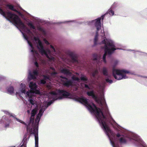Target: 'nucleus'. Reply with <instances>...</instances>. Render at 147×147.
<instances>
[{
  "instance_id": "obj_1",
  "label": "nucleus",
  "mask_w": 147,
  "mask_h": 147,
  "mask_svg": "<svg viewBox=\"0 0 147 147\" xmlns=\"http://www.w3.org/2000/svg\"><path fill=\"white\" fill-rule=\"evenodd\" d=\"M100 96L98 98L94 94H92V98L96 101L105 107V115H104L102 110L96 107L92 102V114L95 116L100 125L108 136L113 147H119L117 142L113 140L115 135L119 138L121 144H125L135 141L138 146L140 145L142 147H147L146 143L137 134L132 132L125 133L126 130L118 125L112 118L106 103L104 94H100Z\"/></svg>"
},
{
  "instance_id": "obj_2",
  "label": "nucleus",
  "mask_w": 147,
  "mask_h": 147,
  "mask_svg": "<svg viewBox=\"0 0 147 147\" xmlns=\"http://www.w3.org/2000/svg\"><path fill=\"white\" fill-rule=\"evenodd\" d=\"M29 87L30 90L26 91L25 84L21 83L20 84V88L16 90V95L20 96L21 99L23 101L24 98L23 96L24 95L25 96V97L28 99L31 107L33 109L31 113V117L29 123L26 124L22 121L15 117V115L7 111H3L5 113L14 118L18 121L26 125L27 131L31 134H32L38 133V123L46 109L55 100L58 99H61L67 97L69 96L70 94L66 91L60 90H56L49 93L48 95V98L52 99V100L51 101L48 102H45L43 104L36 116L35 123H34V117L39 107L41 106L40 103L38 102L34 94H38L40 92L37 89V86L36 84L33 82H30Z\"/></svg>"
},
{
  "instance_id": "obj_3",
  "label": "nucleus",
  "mask_w": 147,
  "mask_h": 147,
  "mask_svg": "<svg viewBox=\"0 0 147 147\" xmlns=\"http://www.w3.org/2000/svg\"><path fill=\"white\" fill-rule=\"evenodd\" d=\"M104 17L102 16L95 20L89 21L88 23L89 25H94L96 30L94 40V45H104L102 48L104 49L105 53L103 56L102 60L104 63H106L107 61L105 58L107 54H111L117 49L115 47V43L112 40L106 38L103 28L101 27L100 20L103 19Z\"/></svg>"
},
{
  "instance_id": "obj_4",
  "label": "nucleus",
  "mask_w": 147,
  "mask_h": 147,
  "mask_svg": "<svg viewBox=\"0 0 147 147\" xmlns=\"http://www.w3.org/2000/svg\"><path fill=\"white\" fill-rule=\"evenodd\" d=\"M113 74L114 78L117 80H121L128 78L127 75L132 74L133 73L125 69H113Z\"/></svg>"
},
{
  "instance_id": "obj_5",
  "label": "nucleus",
  "mask_w": 147,
  "mask_h": 147,
  "mask_svg": "<svg viewBox=\"0 0 147 147\" xmlns=\"http://www.w3.org/2000/svg\"><path fill=\"white\" fill-rule=\"evenodd\" d=\"M72 81L70 80H68V79L62 76L60 77V79L61 82L65 86L67 87L72 86L74 85H76V83L80 82V80L79 78L76 77L74 76H73L71 77Z\"/></svg>"
},
{
  "instance_id": "obj_6",
  "label": "nucleus",
  "mask_w": 147,
  "mask_h": 147,
  "mask_svg": "<svg viewBox=\"0 0 147 147\" xmlns=\"http://www.w3.org/2000/svg\"><path fill=\"white\" fill-rule=\"evenodd\" d=\"M11 120L9 118H8L6 116H4L0 121V123L2 124L5 123V127L8 128L9 125V123L11 122Z\"/></svg>"
},
{
  "instance_id": "obj_7",
  "label": "nucleus",
  "mask_w": 147,
  "mask_h": 147,
  "mask_svg": "<svg viewBox=\"0 0 147 147\" xmlns=\"http://www.w3.org/2000/svg\"><path fill=\"white\" fill-rule=\"evenodd\" d=\"M38 71L37 70H34L32 73H29L28 78L30 80L35 79L36 78V76L38 75Z\"/></svg>"
},
{
  "instance_id": "obj_8",
  "label": "nucleus",
  "mask_w": 147,
  "mask_h": 147,
  "mask_svg": "<svg viewBox=\"0 0 147 147\" xmlns=\"http://www.w3.org/2000/svg\"><path fill=\"white\" fill-rule=\"evenodd\" d=\"M3 3V0H0V6L3 5L4 4ZM0 14H15L10 11H8L6 13H5L1 8H0Z\"/></svg>"
},
{
  "instance_id": "obj_9",
  "label": "nucleus",
  "mask_w": 147,
  "mask_h": 147,
  "mask_svg": "<svg viewBox=\"0 0 147 147\" xmlns=\"http://www.w3.org/2000/svg\"><path fill=\"white\" fill-rule=\"evenodd\" d=\"M60 71L61 73L65 74L67 76L71 75V74L70 73L69 71L65 68H61V69Z\"/></svg>"
},
{
  "instance_id": "obj_10",
  "label": "nucleus",
  "mask_w": 147,
  "mask_h": 147,
  "mask_svg": "<svg viewBox=\"0 0 147 147\" xmlns=\"http://www.w3.org/2000/svg\"><path fill=\"white\" fill-rule=\"evenodd\" d=\"M7 8L12 11H16L18 14L20 16H22V14L20 12L18 11L16 9L14 8L13 6L11 4H8L6 5Z\"/></svg>"
},
{
  "instance_id": "obj_11",
  "label": "nucleus",
  "mask_w": 147,
  "mask_h": 147,
  "mask_svg": "<svg viewBox=\"0 0 147 147\" xmlns=\"http://www.w3.org/2000/svg\"><path fill=\"white\" fill-rule=\"evenodd\" d=\"M34 134L35 141V147H38V133L33 134Z\"/></svg>"
},
{
  "instance_id": "obj_12",
  "label": "nucleus",
  "mask_w": 147,
  "mask_h": 147,
  "mask_svg": "<svg viewBox=\"0 0 147 147\" xmlns=\"http://www.w3.org/2000/svg\"><path fill=\"white\" fill-rule=\"evenodd\" d=\"M129 51H131V52L135 53V54H140V55H143L144 56H146L147 55V54L143 52H140L139 51H135L134 50H129Z\"/></svg>"
},
{
  "instance_id": "obj_13",
  "label": "nucleus",
  "mask_w": 147,
  "mask_h": 147,
  "mask_svg": "<svg viewBox=\"0 0 147 147\" xmlns=\"http://www.w3.org/2000/svg\"><path fill=\"white\" fill-rule=\"evenodd\" d=\"M7 90L8 93L11 94H12L14 93L13 87L12 86L8 87L7 88Z\"/></svg>"
},
{
  "instance_id": "obj_14",
  "label": "nucleus",
  "mask_w": 147,
  "mask_h": 147,
  "mask_svg": "<svg viewBox=\"0 0 147 147\" xmlns=\"http://www.w3.org/2000/svg\"><path fill=\"white\" fill-rule=\"evenodd\" d=\"M48 72L52 76H54L56 74V73L55 72L54 68L52 67L50 68L49 71Z\"/></svg>"
},
{
  "instance_id": "obj_15",
  "label": "nucleus",
  "mask_w": 147,
  "mask_h": 147,
  "mask_svg": "<svg viewBox=\"0 0 147 147\" xmlns=\"http://www.w3.org/2000/svg\"><path fill=\"white\" fill-rule=\"evenodd\" d=\"M27 25L30 28L35 30L36 29L35 26L33 25L32 22L31 21H29L27 23Z\"/></svg>"
},
{
  "instance_id": "obj_16",
  "label": "nucleus",
  "mask_w": 147,
  "mask_h": 147,
  "mask_svg": "<svg viewBox=\"0 0 147 147\" xmlns=\"http://www.w3.org/2000/svg\"><path fill=\"white\" fill-rule=\"evenodd\" d=\"M102 72L103 75L105 76L108 75V72L107 69L105 67H103L102 69Z\"/></svg>"
},
{
  "instance_id": "obj_17",
  "label": "nucleus",
  "mask_w": 147,
  "mask_h": 147,
  "mask_svg": "<svg viewBox=\"0 0 147 147\" xmlns=\"http://www.w3.org/2000/svg\"><path fill=\"white\" fill-rule=\"evenodd\" d=\"M44 80H42L40 81V83L41 84H45L46 83V81H45V80H46L47 79H49V77L48 76H44Z\"/></svg>"
},
{
  "instance_id": "obj_18",
  "label": "nucleus",
  "mask_w": 147,
  "mask_h": 147,
  "mask_svg": "<svg viewBox=\"0 0 147 147\" xmlns=\"http://www.w3.org/2000/svg\"><path fill=\"white\" fill-rule=\"evenodd\" d=\"M107 13H109V15L111 16H113L114 15V11L111 9H109L107 12Z\"/></svg>"
},
{
  "instance_id": "obj_19",
  "label": "nucleus",
  "mask_w": 147,
  "mask_h": 147,
  "mask_svg": "<svg viewBox=\"0 0 147 147\" xmlns=\"http://www.w3.org/2000/svg\"><path fill=\"white\" fill-rule=\"evenodd\" d=\"M80 78L81 80L84 81H87L88 80L86 77L83 75H82Z\"/></svg>"
},
{
  "instance_id": "obj_20",
  "label": "nucleus",
  "mask_w": 147,
  "mask_h": 147,
  "mask_svg": "<svg viewBox=\"0 0 147 147\" xmlns=\"http://www.w3.org/2000/svg\"><path fill=\"white\" fill-rule=\"evenodd\" d=\"M98 73V71L97 70L94 71L92 73V76L94 77Z\"/></svg>"
},
{
  "instance_id": "obj_21",
  "label": "nucleus",
  "mask_w": 147,
  "mask_h": 147,
  "mask_svg": "<svg viewBox=\"0 0 147 147\" xmlns=\"http://www.w3.org/2000/svg\"><path fill=\"white\" fill-rule=\"evenodd\" d=\"M98 59V56L97 54H94L93 55V59L94 60H97Z\"/></svg>"
},
{
  "instance_id": "obj_22",
  "label": "nucleus",
  "mask_w": 147,
  "mask_h": 147,
  "mask_svg": "<svg viewBox=\"0 0 147 147\" xmlns=\"http://www.w3.org/2000/svg\"><path fill=\"white\" fill-rule=\"evenodd\" d=\"M119 62V61L118 60H116L114 62V65H113V67H115V66L117 65Z\"/></svg>"
},
{
  "instance_id": "obj_23",
  "label": "nucleus",
  "mask_w": 147,
  "mask_h": 147,
  "mask_svg": "<svg viewBox=\"0 0 147 147\" xmlns=\"http://www.w3.org/2000/svg\"><path fill=\"white\" fill-rule=\"evenodd\" d=\"M85 88H87L89 89H91L92 88V87H91L90 85H89L88 86L86 84H85Z\"/></svg>"
},
{
  "instance_id": "obj_24",
  "label": "nucleus",
  "mask_w": 147,
  "mask_h": 147,
  "mask_svg": "<svg viewBox=\"0 0 147 147\" xmlns=\"http://www.w3.org/2000/svg\"><path fill=\"white\" fill-rule=\"evenodd\" d=\"M106 81L107 82H109L110 84H111L113 82V81L111 80H109V79H107L106 80Z\"/></svg>"
},
{
  "instance_id": "obj_25",
  "label": "nucleus",
  "mask_w": 147,
  "mask_h": 147,
  "mask_svg": "<svg viewBox=\"0 0 147 147\" xmlns=\"http://www.w3.org/2000/svg\"><path fill=\"white\" fill-rule=\"evenodd\" d=\"M50 47H51V51H52L53 52H55V49L53 47L52 45H51Z\"/></svg>"
},
{
  "instance_id": "obj_26",
  "label": "nucleus",
  "mask_w": 147,
  "mask_h": 147,
  "mask_svg": "<svg viewBox=\"0 0 147 147\" xmlns=\"http://www.w3.org/2000/svg\"><path fill=\"white\" fill-rule=\"evenodd\" d=\"M43 41L47 45H49V42L45 39H44Z\"/></svg>"
},
{
  "instance_id": "obj_27",
  "label": "nucleus",
  "mask_w": 147,
  "mask_h": 147,
  "mask_svg": "<svg viewBox=\"0 0 147 147\" xmlns=\"http://www.w3.org/2000/svg\"><path fill=\"white\" fill-rule=\"evenodd\" d=\"M115 5H116V3H113V4L111 6V8H112V9L114 8V6Z\"/></svg>"
},
{
  "instance_id": "obj_28",
  "label": "nucleus",
  "mask_w": 147,
  "mask_h": 147,
  "mask_svg": "<svg viewBox=\"0 0 147 147\" xmlns=\"http://www.w3.org/2000/svg\"><path fill=\"white\" fill-rule=\"evenodd\" d=\"M39 30L43 32H44V30L41 28H38V29Z\"/></svg>"
},
{
  "instance_id": "obj_29",
  "label": "nucleus",
  "mask_w": 147,
  "mask_h": 147,
  "mask_svg": "<svg viewBox=\"0 0 147 147\" xmlns=\"http://www.w3.org/2000/svg\"><path fill=\"white\" fill-rule=\"evenodd\" d=\"M69 22V23H72L73 21H69L68 22Z\"/></svg>"
},
{
  "instance_id": "obj_30",
  "label": "nucleus",
  "mask_w": 147,
  "mask_h": 147,
  "mask_svg": "<svg viewBox=\"0 0 147 147\" xmlns=\"http://www.w3.org/2000/svg\"><path fill=\"white\" fill-rule=\"evenodd\" d=\"M27 113H30V111L28 110L27 111Z\"/></svg>"
},
{
  "instance_id": "obj_31",
  "label": "nucleus",
  "mask_w": 147,
  "mask_h": 147,
  "mask_svg": "<svg viewBox=\"0 0 147 147\" xmlns=\"http://www.w3.org/2000/svg\"><path fill=\"white\" fill-rule=\"evenodd\" d=\"M22 146H22V145H21V146H20V147H22Z\"/></svg>"
},
{
  "instance_id": "obj_32",
  "label": "nucleus",
  "mask_w": 147,
  "mask_h": 147,
  "mask_svg": "<svg viewBox=\"0 0 147 147\" xmlns=\"http://www.w3.org/2000/svg\"><path fill=\"white\" fill-rule=\"evenodd\" d=\"M11 147H15V146H12Z\"/></svg>"
},
{
  "instance_id": "obj_33",
  "label": "nucleus",
  "mask_w": 147,
  "mask_h": 147,
  "mask_svg": "<svg viewBox=\"0 0 147 147\" xmlns=\"http://www.w3.org/2000/svg\"><path fill=\"white\" fill-rule=\"evenodd\" d=\"M23 147H26V146H23Z\"/></svg>"
},
{
  "instance_id": "obj_34",
  "label": "nucleus",
  "mask_w": 147,
  "mask_h": 147,
  "mask_svg": "<svg viewBox=\"0 0 147 147\" xmlns=\"http://www.w3.org/2000/svg\"><path fill=\"white\" fill-rule=\"evenodd\" d=\"M146 78H147V77H146Z\"/></svg>"
}]
</instances>
